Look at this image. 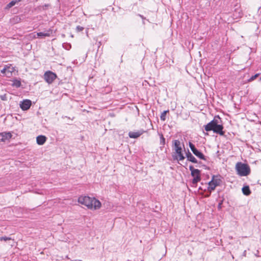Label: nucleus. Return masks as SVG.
I'll list each match as a JSON object with an SVG mask.
<instances>
[{"label":"nucleus","instance_id":"nucleus-1","mask_svg":"<svg viewBox=\"0 0 261 261\" xmlns=\"http://www.w3.org/2000/svg\"><path fill=\"white\" fill-rule=\"evenodd\" d=\"M78 202L86 206L89 209H99L101 207L100 202L95 198H91L89 196H80L78 199Z\"/></svg>","mask_w":261,"mask_h":261},{"label":"nucleus","instance_id":"nucleus-2","mask_svg":"<svg viewBox=\"0 0 261 261\" xmlns=\"http://www.w3.org/2000/svg\"><path fill=\"white\" fill-rule=\"evenodd\" d=\"M204 129L207 132L212 130L214 133L220 136L224 135V132L223 131V126L218 124V121L216 119V117L213 120L204 125Z\"/></svg>","mask_w":261,"mask_h":261},{"label":"nucleus","instance_id":"nucleus-3","mask_svg":"<svg viewBox=\"0 0 261 261\" xmlns=\"http://www.w3.org/2000/svg\"><path fill=\"white\" fill-rule=\"evenodd\" d=\"M173 146L176 155H173L174 160L177 161H182L185 159L182 152V147L180 142L178 140H174L173 141Z\"/></svg>","mask_w":261,"mask_h":261},{"label":"nucleus","instance_id":"nucleus-4","mask_svg":"<svg viewBox=\"0 0 261 261\" xmlns=\"http://www.w3.org/2000/svg\"><path fill=\"white\" fill-rule=\"evenodd\" d=\"M237 174L241 176H245L250 173V169L248 165L242 162H238L236 165Z\"/></svg>","mask_w":261,"mask_h":261},{"label":"nucleus","instance_id":"nucleus-5","mask_svg":"<svg viewBox=\"0 0 261 261\" xmlns=\"http://www.w3.org/2000/svg\"><path fill=\"white\" fill-rule=\"evenodd\" d=\"M222 182L221 176L220 175H213L212 180L208 183L207 190L211 193L215 189L216 187L220 186Z\"/></svg>","mask_w":261,"mask_h":261},{"label":"nucleus","instance_id":"nucleus-6","mask_svg":"<svg viewBox=\"0 0 261 261\" xmlns=\"http://www.w3.org/2000/svg\"><path fill=\"white\" fill-rule=\"evenodd\" d=\"M189 169L191 171V174L193 179H192V183L193 185L196 186L197 184L201 180L200 171L199 169H195L193 166L189 167Z\"/></svg>","mask_w":261,"mask_h":261},{"label":"nucleus","instance_id":"nucleus-7","mask_svg":"<svg viewBox=\"0 0 261 261\" xmlns=\"http://www.w3.org/2000/svg\"><path fill=\"white\" fill-rule=\"evenodd\" d=\"M57 77V74L50 71H46L44 74L45 81L49 84H51Z\"/></svg>","mask_w":261,"mask_h":261},{"label":"nucleus","instance_id":"nucleus-8","mask_svg":"<svg viewBox=\"0 0 261 261\" xmlns=\"http://www.w3.org/2000/svg\"><path fill=\"white\" fill-rule=\"evenodd\" d=\"M32 101L30 100L25 99L20 102L19 106L22 110L26 111L30 109Z\"/></svg>","mask_w":261,"mask_h":261},{"label":"nucleus","instance_id":"nucleus-9","mask_svg":"<svg viewBox=\"0 0 261 261\" xmlns=\"http://www.w3.org/2000/svg\"><path fill=\"white\" fill-rule=\"evenodd\" d=\"M12 134L10 133L4 132L0 133V141H5L11 138Z\"/></svg>","mask_w":261,"mask_h":261},{"label":"nucleus","instance_id":"nucleus-10","mask_svg":"<svg viewBox=\"0 0 261 261\" xmlns=\"http://www.w3.org/2000/svg\"><path fill=\"white\" fill-rule=\"evenodd\" d=\"M53 34V30L49 29L44 32H39L37 33L38 37L44 38L49 37Z\"/></svg>","mask_w":261,"mask_h":261},{"label":"nucleus","instance_id":"nucleus-11","mask_svg":"<svg viewBox=\"0 0 261 261\" xmlns=\"http://www.w3.org/2000/svg\"><path fill=\"white\" fill-rule=\"evenodd\" d=\"M143 133L144 131L143 130H141L136 132H130L128 133V136L130 138L136 139L139 137L141 135L143 134Z\"/></svg>","mask_w":261,"mask_h":261},{"label":"nucleus","instance_id":"nucleus-12","mask_svg":"<svg viewBox=\"0 0 261 261\" xmlns=\"http://www.w3.org/2000/svg\"><path fill=\"white\" fill-rule=\"evenodd\" d=\"M7 71L6 72V76L7 77H10L12 76V73L14 70V68L11 65H6Z\"/></svg>","mask_w":261,"mask_h":261},{"label":"nucleus","instance_id":"nucleus-13","mask_svg":"<svg viewBox=\"0 0 261 261\" xmlns=\"http://www.w3.org/2000/svg\"><path fill=\"white\" fill-rule=\"evenodd\" d=\"M186 157L187 158V160L189 161H190L193 163H197L198 161L197 159L192 154V153L189 151V150L188 151V152L186 153Z\"/></svg>","mask_w":261,"mask_h":261},{"label":"nucleus","instance_id":"nucleus-14","mask_svg":"<svg viewBox=\"0 0 261 261\" xmlns=\"http://www.w3.org/2000/svg\"><path fill=\"white\" fill-rule=\"evenodd\" d=\"M46 141V137L45 136L40 135L36 138L37 143L38 145H43Z\"/></svg>","mask_w":261,"mask_h":261},{"label":"nucleus","instance_id":"nucleus-15","mask_svg":"<svg viewBox=\"0 0 261 261\" xmlns=\"http://www.w3.org/2000/svg\"><path fill=\"white\" fill-rule=\"evenodd\" d=\"M193 153L197 156L198 157V158H199L200 159H201V160H204V161H206V158L205 157V156L200 151H199L198 149H196L194 152Z\"/></svg>","mask_w":261,"mask_h":261},{"label":"nucleus","instance_id":"nucleus-16","mask_svg":"<svg viewBox=\"0 0 261 261\" xmlns=\"http://www.w3.org/2000/svg\"><path fill=\"white\" fill-rule=\"evenodd\" d=\"M242 192L246 196H248L251 194V191L250 190L249 187L248 186H244L242 188Z\"/></svg>","mask_w":261,"mask_h":261},{"label":"nucleus","instance_id":"nucleus-17","mask_svg":"<svg viewBox=\"0 0 261 261\" xmlns=\"http://www.w3.org/2000/svg\"><path fill=\"white\" fill-rule=\"evenodd\" d=\"M12 86L13 87L16 88H19L21 86V82L20 80L17 79H15L13 81V83L12 84Z\"/></svg>","mask_w":261,"mask_h":261},{"label":"nucleus","instance_id":"nucleus-18","mask_svg":"<svg viewBox=\"0 0 261 261\" xmlns=\"http://www.w3.org/2000/svg\"><path fill=\"white\" fill-rule=\"evenodd\" d=\"M160 136V144L162 145L160 148L162 149L165 144V138L164 137L163 134H161Z\"/></svg>","mask_w":261,"mask_h":261},{"label":"nucleus","instance_id":"nucleus-19","mask_svg":"<svg viewBox=\"0 0 261 261\" xmlns=\"http://www.w3.org/2000/svg\"><path fill=\"white\" fill-rule=\"evenodd\" d=\"M169 112V110L163 111L161 115L160 118L162 121H165L166 120V116L167 113Z\"/></svg>","mask_w":261,"mask_h":261},{"label":"nucleus","instance_id":"nucleus-20","mask_svg":"<svg viewBox=\"0 0 261 261\" xmlns=\"http://www.w3.org/2000/svg\"><path fill=\"white\" fill-rule=\"evenodd\" d=\"M259 75V73H256L255 74V75L252 76L250 78H249L248 80V82H251L253 81H254V80H255L257 77H258V76Z\"/></svg>","mask_w":261,"mask_h":261},{"label":"nucleus","instance_id":"nucleus-21","mask_svg":"<svg viewBox=\"0 0 261 261\" xmlns=\"http://www.w3.org/2000/svg\"><path fill=\"white\" fill-rule=\"evenodd\" d=\"M189 147L193 152V153L197 149L195 146V145L192 143L191 142H189Z\"/></svg>","mask_w":261,"mask_h":261},{"label":"nucleus","instance_id":"nucleus-22","mask_svg":"<svg viewBox=\"0 0 261 261\" xmlns=\"http://www.w3.org/2000/svg\"><path fill=\"white\" fill-rule=\"evenodd\" d=\"M16 4V1H12L10 3H9L7 5V7L10 8L14 6Z\"/></svg>","mask_w":261,"mask_h":261},{"label":"nucleus","instance_id":"nucleus-23","mask_svg":"<svg viewBox=\"0 0 261 261\" xmlns=\"http://www.w3.org/2000/svg\"><path fill=\"white\" fill-rule=\"evenodd\" d=\"M84 29V27H81L80 25H77L76 27V30L77 32H81V31H82Z\"/></svg>","mask_w":261,"mask_h":261},{"label":"nucleus","instance_id":"nucleus-24","mask_svg":"<svg viewBox=\"0 0 261 261\" xmlns=\"http://www.w3.org/2000/svg\"><path fill=\"white\" fill-rule=\"evenodd\" d=\"M11 240V238L9 237H2L0 238L1 241H7L8 240Z\"/></svg>","mask_w":261,"mask_h":261},{"label":"nucleus","instance_id":"nucleus-25","mask_svg":"<svg viewBox=\"0 0 261 261\" xmlns=\"http://www.w3.org/2000/svg\"><path fill=\"white\" fill-rule=\"evenodd\" d=\"M7 71L6 65L4 66V68L0 70L1 73H3V76H6V72Z\"/></svg>","mask_w":261,"mask_h":261},{"label":"nucleus","instance_id":"nucleus-26","mask_svg":"<svg viewBox=\"0 0 261 261\" xmlns=\"http://www.w3.org/2000/svg\"><path fill=\"white\" fill-rule=\"evenodd\" d=\"M223 200H221V201L219 202L218 205V209L219 210H221V208H222V203H223Z\"/></svg>","mask_w":261,"mask_h":261},{"label":"nucleus","instance_id":"nucleus-27","mask_svg":"<svg viewBox=\"0 0 261 261\" xmlns=\"http://www.w3.org/2000/svg\"><path fill=\"white\" fill-rule=\"evenodd\" d=\"M138 15L139 16H140L142 19H145V18L143 15H142L141 14H138Z\"/></svg>","mask_w":261,"mask_h":261},{"label":"nucleus","instance_id":"nucleus-28","mask_svg":"<svg viewBox=\"0 0 261 261\" xmlns=\"http://www.w3.org/2000/svg\"><path fill=\"white\" fill-rule=\"evenodd\" d=\"M1 98H2V100H6V99H5V95H4V96H1Z\"/></svg>","mask_w":261,"mask_h":261},{"label":"nucleus","instance_id":"nucleus-29","mask_svg":"<svg viewBox=\"0 0 261 261\" xmlns=\"http://www.w3.org/2000/svg\"><path fill=\"white\" fill-rule=\"evenodd\" d=\"M15 1H16V3H17L18 2H20L21 0H15Z\"/></svg>","mask_w":261,"mask_h":261},{"label":"nucleus","instance_id":"nucleus-30","mask_svg":"<svg viewBox=\"0 0 261 261\" xmlns=\"http://www.w3.org/2000/svg\"><path fill=\"white\" fill-rule=\"evenodd\" d=\"M48 5H44V7H48Z\"/></svg>","mask_w":261,"mask_h":261},{"label":"nucleus","instance_id":"nucleus-31","mask_svg":"<svg viewBox=\"0 0 261 261\" xmlns=\"http://www.w3.org/2000/svg\"><path fill=\"white\" fill-rule=\"evenodd\" d=\"M75 261H82V260H81L80 259H77V260H75Z\"/></svg>","mask_w":261,"mask_h":261},{"label":"nucleus","instance_id":"nucleus-32","mask_svg":"<svg viewBox=\"0 0 261 261\" xmlns=\"http://www.w3.org/2000/svg\"><path fill=\"white\" fill-rule=\"evenodd\" d=\"M209 196H210V195H207L205 197H209Z\"/></svg>","mask_w":261,"mask_h":261},{"label":"nucleus","instance_id":"nucleus-33","mask_svg":"<svg viewBox=\"0 0 261 261\" xmlns=\"http://www.w3.org/2000/svg\"><path fill=\"white\" fill-rule=\"evenodd\" d=\"M259 81H261V77L259 78Z\"/></svg>","mask_w":261,"mask_h":261}]
</instances>
